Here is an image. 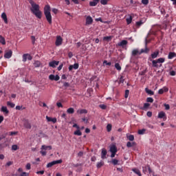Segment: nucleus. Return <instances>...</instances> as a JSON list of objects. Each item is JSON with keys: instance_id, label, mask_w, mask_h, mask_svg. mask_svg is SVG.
Wrapping results in <instances>:
<instances>
[{"instance_id": "nucleus-55", "label": "nucleus", "mask_w": 176, "mask_h": 176, "mask_svg": "<svg viewBox=\"0 0 176 176\" xmlns=\"http://www.w3.org/2000/svg\"><path fill=\"white\" fill-rule=\"evenodd\" d=\"M164 107H165V109H166V111H168V109H170V104H165Z\"/></svg>"}, {"instance_id": "nucleus-43", "label": "nucleus", "mask_w": 176, "mask_h": 176, "mask_svg": "<svg viewBox=\"0 0 176 176\" xmlns=\"http://www.w3.org/2000/svg\"><path fill=\"white\" fill-rule=\"evenodd\" d=\"M107 131H111V130H112V125L111 124H107Z\"/></svg>"}, {"instance_id": "nucleus-40", "label": "nucleus", "mask_w": 176, "mask_h": 176, "mask_svg": "<svg viewBox=\"0 0 176 176\" xmlns=\"http://www.w3.org/2000/svg\"><path fill=\"white\" fill-rule=\"evenodd\" d=\"M131 21H133V17L130 16L129 18L126 19L127 24H131Z\"/></svg>"}, {"instance_id": "nucleus-15", "label": "nucleus", "mask_w": 176, "mask_h": 176, "mask_svg": "<svg viewBox=\"0 0 176 176\" xmlns=\"http://www.w3.org/2000/svg\"><path fill=\"white\" fill-rule=\"evenodd\" d=\"M129 42L126 40H122L120 43H118V46H120L121 47H124Z\"/></svg>"}, {"instance_id": "nucleus-4", "label": "nucleus", "mask_w": 176, "mask_h": 176, "mask_svg": "<svg viewBox=\"0 0 176 176\" xmlns=\"http://www.w3.org/2000/svg\"><path fill=\"white\" fill-rule=\"evenodd\" d=\"M61 163H63V160L52 161L47 164V168H50V167H53V166H56V164H61Z\"/></svg>"}, {"instance_id": "nucleus-20", "label": "nucleus", "mask_w": 176, "mask_h": 176, "mask_svg": "<svg viewBox=\"0 0 176 176\" xmlns=\"http://www.w3.org/2000/svg\"><path fill=\"white\" fill-rule=\"evenodd\" d=\"M98 2H100V0H93L89 2V6H97Z\"/></svg>"}, {"instance_id": "nucleus-9", "label": "nucleus", "mask_w": 176, "mask_h": 176, "mask_svg": "<svg viewBox=\"0 0 176 176\" xmlns=\"http://www.w3.org/2000/svg\"><path fill=\"white\" fill-rule=\"evenodd\" d=\"M55 45L56 46H61V45H63V38H61V36H58L56 37Z\"/></svg>"}, {"instance_id": "nucleus-12", "label": "nucleus", "mask_w": 176, "mask_h": 176, "mask_svg": "<svg viewBox=\"0 0 176 176\" xmlns=\"http://www.w3.org/2000/svg\"><path fill=\"white\" fill-rule=\"evenodd\" d=\"M23 126L25 129H31V123H30V121H28V120H25L23 121Z\"/></svg>"}, {"instance_id": "nucleus-30", "label": "nucleus", "mask_w": 176, "mask_h": 176, "mask_svg": "<svg viewBox=\"0 0 176 176\" xmlns=\"http://www.w3.org/2000/svg\"><path fill=\"white\" fill-rule=\"evenodd\" d=\"M135 146V142H128L126 143L127 148H131V146Z\"/></svg>"}, {"instance_id": "nucleus-25", "label": "nucleus", "mask_w": 176, "mask_h": 176, "mask_svg": "<svg viewBox=\"0 0 176 176\" xmlns=\"http://www.w3.org/2000/svg\"><path fill=\"white\" fill-rule=\"evenodd\" d=\"M157 56H159V51H155L151 54V58H157Z\"/></svg>"}, {"instance_id": "nucleus-14", "label": "nucleus", "mask_w": 176, "mask_h": 176, "mask_svg": "<svg viewBox=\"0 0 176 176\" xmlns=\"http://www.w3.org/2000/svg\"><path fill=\"white\" fill-rule=\"evenodd\" d=\"M91 24H93V18H91L90 16H88L86 18V25H90Z\"/></svg>"}, {"instance_id": "nucleus-3", "label": "nucleus", "mask_w": 176, "mask_h": 176, "mask_svg": "<svg viewBox=\"0 0 176 176\" xmlns=\"http://www.w3.org/2000/svg\"><path fill=\"white\" fill-rule=\"evenodd\" d=\"M164 61H166V58H160L157 60H152L153 67H154L155 68H159L162 67V64H163Z\"/></svg>"}, {"instance_id": "nucleus-35", "label": "nucleus", "mask_w": 176, "mask_h": 176, "mask_svg": "<svg viewBox=\"0 0 176 176\" xmlns=\"http://www.w3.org/2000/svg\"><path fill=\"white\" fill-rule=\"evenodd\" d=\"M115 68H116V69L118 71H121L122 70V67H120V65L119 63H116L115 64Z\"/></svg>"}, {"instance_id": "nucleus-17", "label": "nucleus", "mask_w": 176, "mask_h": 176, "mask_svg": "<svg viewBox=\"0 0 176 176\" xmlns=\"http://www.w3.org/2000/svg\"><path fill=\"white\" fill-rule=\"evenodd\" d=\"M107 149L102 148V153H101V159H107Z\"/></svg>"}, {"instance_id": "nucleus-49", "label": "nucleus", "mask_w": 176, "mask_h": 176, "mask_svg": "<svg viewBox=\"0 0 176 176\" xmlns=\"http://www.w3.org/2000/svg\"><path fill=\"white\" fill-rule=\"evenodd\" d=\"M150 105L151 104L149 103H144L143 109H146L148 107H150Z\"/></svg>"}, {"instance_id": "nucleus-1", "label": "nucleus", "mask_w": 176, "mask_h": 176, "mask_svg": "<svg viewBox=\"0 0 176 176\" xmlns=\"http://www.w3.org/2000/svg\"><path fill=\"white\" fill-rule=\"evenodd\" d=\"M29 3H30L32 6V8H30L32 13H33L37 19H42V11L39 10V5L34 2L33 0H29Z\"/></svg>"}, {"instance_id": "nucleus-6", "label": "nucleus", "mask_w": 176, "mask_h": 176, "mask_svg": "<svg viewBox=\"0 0 176 176\" xmlns=\"http://www.w3.org/2000/svg\"><path fill=\"white\" fill-rule=\"evenodd\" d=\"M150 49L148 48V41L146 39V43H145V47L144 49H142L140 52V54H142L143 53H145L146 54H148L150 52Z\"/></svg>"}, {"instance_id": "nucleus-8", "label": "nucleus", "mask_w": 176, "mask_h": 176, "mask_svg": "<svg viewBox=\"0 0 176 176\" xmlns=\"http://www.w3.org/2000/svg\"><path fill=\"white\" fill-rule=\"evenodd\" d=\"M58 64H60V61L52 60L49 63V67H51L52 68H56Z\"/></svg>"}, {"instance_id": "nucleus-62", "label": "nucleus", "mask_w": 176, "mask_h": 176, "mask_svg": "<svg viewBox=\"0 0 176 176\" xmlns=\"http://www.w3.org/2000/svg\"><path fill=\"white\" fill-rule=\"evenodd\" d=\"M170 75H171V76H175V71H171L170 72Z\"/></svg>"}, {"instance_id": "nucleus-18", "label": "nucleus", "mask_w": 176, "mask_h": 176, "mask_svg": "<svg viewBox=\"0 0 176 176\" xmlns=\"http://www.w3.org/2000/svg\"><path fill=\"white\" fill-rule=\"evenodd\" d=\"M46 120H47V122H52V123H56L57 122V118H52L51 117H49L47 116H46Z\"/></svg>"}, {"instance_id": "nucleus-57", "label": "nucleus", "mask_w": 176, "mask_h": 176, "mask_svg": "<svg viewBox=\"0 0 176 176\" xmlns=\"http://www.w3.org/2000/svg\"><path fill=\"white\" fill-rule=\"evenodd\" d=\"M162 90H163L164 93V92H165V93H167V91H168V89L167 87H163V88H162Z\"/></svg>"}, {"instance_id": "nucleus-58", "label": "nucleus", "mask_w": 176, "mask_h": 176, "mask_svg": "<svg viewBox=\"0 0 176 176\" xmlns=\"http://www.w3.org/2000/svg\"><path fill=\"white\" fill-rule=\"evenodd\" d=\"M63 64H60V65L58 67V71H61V69H63Z\"/></svg>"}, {"instance_id": "nucleus-61", "label": "nucleus", "mask_w": 176, "mask_h": 176, "mask_svg": "<svg viewBox=\"0 0 176 176\" xmlns=\"http://www.w3.org/2000/svg\"><path fill=\"white\" fill-rule=\"evenodd\" d=\"M31 39H32V42L33 45H34V43H35V36H32Z\"/></svg>"}, {"instance_id": "nucleus-16", "label": "nucleus", "mask_w": 176, "mask_h": 176, "mask_svg": "<svg viewBox=\"0 0 176 176\" xmlns=\"http://www.w3.org/2000/svg\"><path fill=\"white\" fill-rule=\"evenodd\" d=\"M109 151L111 153H116V152H118V148H116V145H111L110 146Z\"/></svg>"}, {"instance_id": "nucleus-10", "label": "nucleus", "mask_w": 176, "mask_h": 176, "mask_svg": "<svg viewBox=\"0 0 176 176\" xmlns=\"http://www.w3.org/2000/svg\"><path fill=\"white\" fill-rule=\"evenodd\" d=\"M50 80H60V76L58 75L54 76V74H51L49 76Z\"/></svg>"}, {"instance_id": "nucleus-33", "label": "nucleus", "mask_w": 176, "mask_h": 176, "mask_svg": "<svg viewBox=\"0 0 176 176\" xmlns=\"http://www.w3.org/2000/svg\"><path fill=\"white\" fill-rule=\"evenodd\" d=\"M74 112H75V109H74V108H72V107H70V108L67 109V113H69V114H72Z\"/></svg>"}, {"instance_id": "nucleus-36", "label": "nucleus", "mask_w": 176, "mask_h": 176, "mask_svg": "<svg viewBox=\"0 0 176 176\" xmlns=\"http://www.w3.org/2000/svg\"><path fill=\"white\" fill-rule=\"evenodd\" d=\"M145 131H146V130L143 129H140L138 133L140 135H142V134H145Z\"/></svg>"}, {"instance_id": "nucleus-53", "label": "nucleus", "mask_w": 176, "mask_h": 176, "mask_svg": "<svg viewBox=\"0 0 176 176\" xmlns=\"http://www.w3.org/2000/svg\"><path fill=\"white\" fill-rule=\"evenodd\" d=\"M147 102H153V99L152 98H147Z\"/></svg>"}, {"instance_id": "nucleus-26", "label": "nucleus", "mask_w": 176, "mask_h": 176, "mask_svg": "<svg viewBox=\"0 0 176 176\" xmlns=\"http://www.w3.org/2000/svg\"><path fill=\"white\" fill-rule=\"evenodd\" d=\"M132 171H133V173H135V174H137V175H138V176H142V175L141 174V172L140 171V170H138V168H133Z\"/></svg>"}, {"instance_id": "nucleus-5", "label": "nucleus", "mask_w": 176, "mask_h": 176, "mask_svg": "<svg viewBox=\"0 0 176 176\" xmlns=\"http://www.w3.org/2000/svg\"><path fill=\"white\" fill-rule=\"evenodd\" d=\"M136 56H141V53L140 52V50H138V49H134L132 50L131 60H133V58H135Z\"/></svg>"}, {"instance_id": "nucleus-46", "label": "nucleus", "mask_w": 176, "mask_h": 176, "mask_svg": "<svg viewBox=\"0 0 176 176\" xmlns=\"http://www.w3.org/2000/svg\"><path fill=\"white\" fill-rule=\"evenodd\" d=\"M100 3L102 5H107L108 4V1L107 0H100Z\"/></svg>"}, {"instance_id": "nucleus-29", "label": "nucleus", "mask_w": 176, "mask_h": 176, "mask_svg": "<svg viewBox=\"0 0 176 176\" xmlns=\"http://www.w3.org/2000/svg\"><path fill=\"white\" fill-rule=\"evenodd\" d=\"M102 166H104V161H100V162H98L96 164L97 168H101V167H102Z\"/></svg>"}, {"instance_id": "nucleus-34", "label": "nucleus", "mask_w": 176, "mask_h": 176, "mask_svg": "<svg viewBox=\"0 0 176 176\" xmlns=\"http://www.w3.org/2000/svg\"><path fill=\"white\" fill-rule=\"evenodd\" d=\"M74 135L80 136L82 135V132H80V129H77L76 131H74Z\"/></svg>"}, {"instance_id": "nucleus-37", "label": "nucleus", "mask_w": 176, "mask_h": 176, "mask_svg": "<svg viewBox=\"0 0 176 176\" xmlns=\"http://www.w3.org/2000/svg\"><path fill=\"white\" fill-rule=\"evenodd\" d=\"M7 105L8 107H10V108H14V106H15L14 103H13L12 102H8Z\"/></svg>"}, {"instance_id": "nucleus-32", "label": "nucleus", "mask_w": 176, "mask_h": 176, "mask_svg": "<svg viewBox=\"0 0 176 176\" xmlns=\"http://www.w3.org/2000/svg\"><path fill=\"white\" fill-rule=\"evenodd\" d=\"M1 112H3L4 113H9V110H8V107L3 106L1 107Z\"/></svg>"}, {"instance_id": "nucleus-31", "label": "nucleus", "mask_w": 176, "mask_h": 176, "mask_svg": "<svg viewBox=\"0 0 176 176\" xmlns=\"http://www.w3.org/2000/svg\"><path fill=\"white\" fill-rule=\"evenodd\" d=\"M111 163H112L113 166H118V164H119V160L116 159H112Z\"/></svg>"}, {"instance_id": "nucleus-7", "label": "nucleus", "mask_w": 176, "mask_h": 176, "mask_svg": "<svg viewBox=\"0 0 176 176\" xmlns=\"http://www.w3.org/2000/svg\"><path fill=\"white\" fill-rule=\"evenodd\" d=\"M23 63H25L27 60H29V61H31L32 60V56L30 54H24L22 56Z\"/></svg>"}, {"instance_id": "nucleus-50", "label": "nucleus", "mask_w": 176, "mask_h": 176, "mask_svg": "<svg viewBox=\"0 0 176 176\" xmlns=\"http://www.w3.org/2000/svg\"><path fill=\"white\" fill-rule=\"evenodd\" d=\"M40 153H41L42 156H46V154H47L46 151H44V150H41L40 151Z\"/></svg>"}, {"instance_id": "nucleus-48", "label": "nucleus", "mask_w": 176, "mask_h": 176, "mask_svg": "<svg viewBox=\"0 0 176 176\" xmlns=\"http://www.w3.org/2000/svg\"><path fill=\"white\" fill-rule=\"evenodd\" d=\"M12 151H17V149H19V147L17 146V145L14 144V145H12Z\"/></svg>"}, {"instance_id": "nucleus-22", "label": "nucleus", "mask_w": 176, "mask_h": 176, "mask_svg": "<svg viewBox=\"0 0 176 176\" xmlns=\"http://www.w3.org/2000/svg\"><path fill=\"white\" fill-rule=\"evenodd\" d=\"M78 115H82V113H87V110L82 109L77 110Z\"/></svg>"}, {"instance_id": "nucleus-2", "label": "nucleus", "mask_w": 176, "mask_h": 176, "mask_svg": "<svg viewBox=\"0 0 176 176\" xmlns=\"http://www.w3.org/2000/svg\"><path fill=\"white\" fill-rule=\"evenodd\" d=\"M44 14L49 24H52V14L50 13V6L49 5L45 6V7L44 8Z\"/></svg>"}, {"instance_id": "nucleus-28", "label": "nucleus", "mask_w": 176, "mask_h": 176, "mask_svg": "<svg viewBox=\"0 0 176 176\" xmlns=\"http://www.w3.org/2000/svg\"><path fill=\"white\" fill-rule=\"evenodd\" d=\"M0 43L2 45H6V41L5 40V38L2 36V35H0Z\"/></svg>"}, {"instance_id": "nucleus-52", "label": "nucleus", "mask_w": 176, "mask_h": 176, "mask_svg": "<svg viewBox=\"0 0 176 176\" xmlns=\"http://www.w3.org/2000/svg\"><path fill=\"white\" fill-rule=\"evenodd\" d=\"M103 64H105L106 65L110 66V65H111L112 63L111 62H108L107 60H104L103 62Z\"/></svg>"}, {"instance_id": "nucleus-64", "label": "nucleus", "mask_w": 176, "mask_h": 176, "mask_svg": "<svg viewBox=\"0 0 176 176\" xmlns=\"http://www.w3.org/2000/svg\"><path fill=\"white\" fill-rule=\"evenodd\" d=\"M164 92L163 91V89H160L159 91H158V94H163Z\"/></svg>"}, {"instance_id": "nucleus-60", "label": "nucleus", "mask_w": 176, "mask_h": 176, "mask_svg": "<svg viewBox=\"0 0 176 176\" xmlns=\"http://www.w3.org/2000/svg\"><path fill=\"white\" fill-rule=\"evenodd\" d=\"M20 176H28V173L23 172L22 173H21Z\"/></svg>"}, {"instance_id": "nucleus-45", "label": "nucleus", "mask_w": 176, "mask_h": 176, "mask_svg": "<svg viewBox=\"0 0 176 176\" xmlns=\"http://www.w3.org/2000/svg\"><path fill=\"white\" fill-rule=\"evenodd\" d=\"M142 3L143 5H148L149 3V0H142Z\"/></svg>"}, {"instance_id": "nucleus-23", "label": "nucleus", "mask_w": 176, "mask_h": 176, "mask_svg": "<svg viewBox=\"0 0 176 176\" xmlns=\"http://www.w3.org/2000/svg\"><path fill=\"white\" fill-rule=\"evenodd\" d=\"M174 57H176L175 52H169L168 56V58L169 60H171V59L174 58Z\"/></svg>"}, {"instance_id": "nucleus-63", "label": "nucleus", "mask_w": 176, "mask_h": 176, "mask_svg": "<svg viewBox=\"0 0 176 176\" xmlns=\"http://www.w3.org/2000/svg\"><path fill=\"white\" fill-rule=\"evenodd\" d=\"M63 86H64L65 87H69V83H68V82H64Z\"/></svg>"}, {"instance_id": "nucleus-56", "label": "nucleus", "mask_w": 176, "mask_h": 176, "mask_svg": "<svg viewBox=\"0 0 176 176\" xmlns=\"http://www.w3.org/2000/svg\"><path fill=\"white\" fill-rule=\"evenodd\" d=\"M26 169L27 170H31V164H27Z\"/></svg>"}, {"instance_id": "nucleus-27", "label": "nucleus", "mask_w": 176, "mask_h": 176, "mask_svg": "<svg viewBox=\"0 0 176 176\" xmlns=\"http://www.w3.org/2000/svg\"><path fill=\"white\" fill-rule=\"evenodd\" d=\"M149 168V165L145 166H142V172L144 174H146V173H148V170Z\"/></svg>"}, {"instance_id": "nucleus-13", "label": "nucleus", "mask_w": 176, "mask_h": 176, "mask_svg": "<svg viewBox=\"0 0 176 176\" xmlns=\"http://www.w3.org/2000/svg\"><path fill=\"white\" fill-rule=\"evenodd\" d=\"M158 118L159 119H164V120H166L167 119V117L166 116V113L164 111H161L158 113Z\"/></svg>"}, {"instance_id": "nucleus-38", "label": "nucleus", "mask_w": 176, "mask_h": 176, "mask_svg": "<svg viewBox=\"0 0 176 176\" xmlns=\"http://www.w3.org/2000/svg\"><path fill=\"white\" fill-rule=\"evenodd\" d=\"M129 141H134V135H129L126 136Z\"/></svg>"}, {"instance_id": "nucleus-39", "label": "nucleus", "mask_w": 176, "mask_h": 176, "mask_svg": "<svg viewBox=\"0 0 176 176\" xmlns=\"http://www.w3.org/2000/svg\"><path fill=\"white\" fill-rule=\"evenodd\" d=\"M34 65L36 67H41V62L38 60H36L34 62Z\"/></svg>"}, {"instance_id": "nucleus-41", "label": "nucleus", "mask_w": 176, "mask_h": 176, "mask_svg": "<svg viewBox=\"0 0 176 176\" xmlns=\"http://www.w3.org/2000/svg\"><path fill=\"white\" fill-rule=\"evenodd\" d=\"M72 65L74 69H78V68H79L78 63H75L74 65Z\"/></svg>"}, {"instance_id": "nucleus-54", "label": "nucleus", "mask_w": 176, "mask_h": 176, "mask_svg": "<svg viewBox=\"0 0 176 176\" xmlns=\"http://www.w3.org/2000/svg\"><path fill=\"white\" fill-rule=\"evenodd\" d=\"M100 108H101V109H107V106L105 104H100Z\"/></svg>"}, {"instance_id": "nucleus-24", "label": "nucleus", "mask_w": 176, "mask_h": 176, "mask_svg": "<svg viewBox=\"0 0 176 176\" xmlns=\"http://www.w3.org/2000/svg\"><path fill=\"white\" fill-rule=\"evenodd\" d=\"M145 91L147 94H148V96H153V94H155V93L153 92V91L148 89V88H146L145 89Z\"/></svg>"}, {"instance_id": "nucleus-47", "label": "nucleus", "mask_w": 176, "mask_h": 176, "mask_svg": "<svg viewBox=\"0 0 176 176\" xmlns=\"http://www.w3.org/2000/svg\"><path fill=\"white\" fill-rule=\"evenodd\" d=\"M129 93H130V91H129V89H126L125 91V96H124L125 98H129Z\"/></svg>"}, {"instance_id": "nucleus-19", "label": "nucleus", "mask_w": 176, "mask_h": 176, "mask_svg": "<svg viewBox=\"0 0 176 176\" xmlns=\"http://www.w3.org/2000/svg\"><path fill=\"white\" fill-rule=\"evenodd\" d=\"M1 19H3V20L6 24H8V16H6V13L3 12L1 14Z\"/></svg>"}, {"instance_id": "nucleus-21", "label": "nucleus", "mask_w": 176, "mask_h": 176, "mask_svg": "<svg viewBox=\"0 0 176 176\" xmlns=\"http://www.w3.org/2000/svg\"><path fill=\"white\" fill-rule=\"evenodd\" d=\"M41 149L44 151H52V146L43 145Z\"/></svg>"}, {"instance_id": "nucleus-11", "label": "nucleus", "mask_w": 176, "mask_h": 176, "mask_svg": "<svg viewBox=\"0 0 176 176\" xmlns=\"http://www.w3.org/2000/svg\"><path fill=\"white\" fill-rule=\"evenodd\" d=\"M13 54V52L12 50H9L8 51H6L5 54H4V58H10Z\"/></svg>"}, {"instance_id": "nucleus-42", "label": "nucleus", "mask_w": 176, "mask_h": 176, "mask_svg": "<svg viewBox=\"0 0 176 176\" xmlns=\"http://www.w3.org/2000/svg\"><path fill=\"white\" fill-rule=\"evenodd\" d=\"M142 24H144V23H142V21H140L136 22V25L138 28L141 27V25H142Z\"/></svg>"}, {"instance_id": "nucleus-51", "label": "nucleus", "mask_w": 176, "mask_h": 176, "mask_svg": "<svg viewBox=\"0 0 176 176\" xmlns=\"http://www.w3.org/2000/svg\"><path fill=\"white\" fill-rule=\"evenodd\" d=\"M124 77L123 76H122L120 78V83H124Z\"/></svg>"}, {"instance_id": "nucleus-59", "label": "nucleus", "mask_w": 176, "mask_h": 176, "mask_svg": "<svg viewBox=\"0 0 176 176\" xmlns=\"http://www.w3.org/2000/svg\"><path fill=\"white\" fill-rule=\"evenodd\" d=\"M147 116L148 118H151L152 117V112L151 111H148L147 113H146Z\"/></svg>"}, {"instance_id": "nucleus-44", "label": "nucleus", "mask_w": 176, "mask_h": 176, "mask_svg": "<svg viewBox=\"0 0 176 176\" xmlns=\"http://www.w3.org/2000/svg\"><path fill=\"white\" fill-rule=\"evenodd\" d=\"M111 39H112V37H111V36H105L103 38V41H107V42L109 41H111Z\"/></svg>"}]
</instances>
